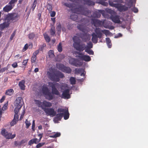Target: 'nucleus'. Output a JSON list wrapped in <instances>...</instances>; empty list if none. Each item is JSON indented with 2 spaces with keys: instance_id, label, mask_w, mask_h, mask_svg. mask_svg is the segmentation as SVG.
Returning a JSON list of instances; mask_svg holds the SVG:
<instances>
[{
  "instance_id": "f257e3e1",
  "label": "nucleus",
  "mask_w": 148,
  "mask_h": 148,
  "mask_svg": "<svg viewBox=\"0 0 148 148\" xmlns=\"http://www.w3.org/2000/svg\"><path fill=\"white\" fill-rule=\"evenodd\" d=\"M75 12L77 14H81L89 17L94 18H99L101 15L100 14L96 12L92 11L89 12L88 9L82 7L76 8Z\"/></svg>"
},
{
  "instance_id": "f03ea898",
  "label": "nucleus",
  "mask_w": 148,
  "mask_h": 148,
  "mask_svg": "<svg viewBox=\"0 0 148 148\" xmlns=\"http://www.w3.org/2000/svg\"><path fill=\"white\" fill-rule=\"evenodd\" d=\"M74 43L73 45L74 47L79 51H83L85 48V44H80V40L79 38L77 36H74L73 38Z\"/></svg>"
},
{
  "instance_id": "7ed1b4c3",
  "label": "nucleus",
  "mask_w": 148,
  "mask_h": 148,
  "mask_svg": "<svg viewBox=\"0 0 148 148\" xmlns=\"http://www.w3.org/2000/svg\"><path fill=\"white\" fill-rule=\"evenodd\" d=\"M47 74L50 79L56 82H59V78H63L64 77L63 74L60 72H57L56 73L48 72Z\"/></svg>"
},
{
  "instance_id": "20e7f679",
  "label": "nucleus",
  "mask_w": 148,
  "mask_h": 148,
  "mask_svg": "<svg viewBox=\"0 0 148 148\" xmlns=\"http://www.w3.org/2000/svg\"><path fill=\"white\" fill-rule=\"evenodd\" d=\"M14 105L15 107L14 112L18 113L22 106V98L21 97H18L14 102Z\"/></svg>"
},
{
  "instance_id": "39448f33",
  "label": "nucleus",
  "mask_w": 148,
  "mask_h": 148,
  "mask_svg": "<svg viewBox=\"0 0 148 148\" xmlns=\"http://www.w3.org/2000/svg\"><path fill=\"white\" fill-rule=\"evenodd\" d=\"M19 17V15L17 13L13 12L9 14L6 16L5 21L9 22L10 21H15L17 20Z\"/></svg>"
},
{
  "instance_id": "423d86ee",
  "label": "nucleus",
  "mask_w": 148,
  "mask_h": 148,
  "mask_svg": "<svg viewBox=\"0 0 148 148\" xmlns=\"http://www.w3.org/2000/svg\"><path fill=\"white\" fill-rule=\"evenodd\" d=\"M49 85L52 88V91L53 94L57 95H59L60 93L58 91L56 88H59L60 84L58 83L55 82H49Z\"/></svg>"
},
{
  "instance_id": "0eeeda50",
  "label": "nucleus",
  "mask_w": 148,
  "mask_h": 148,
  "mask_svg": "<svg viewBox=\"0 0 148 148\" xmlns=\"http://www.w3.org/2000/svg\"><path fill=\"white\" fill-rule=\"evenodd\" d=\"M42 109L44 110L47 115L54 116L56 115V112L54 111V109L53 108H42Z\"/></svg>"
},
{
  "instance_id": "6e6552de",
  "label": "nucleus",
  "mask_w": 148,
  "mask_h": 148,
  "mask_svg": "<svg viewBox=\"0 0 148 148\" xmlns=\"http://www.w3.org/2000/svg\"><path fill=\"white\" fill-rule=\"evenodd\" d=\"M58 112L62 113L63 116H64V119L65 120L68 119L69 117V114L68 109L66 108H60L58 110Z\"/></svg>"
},
{
  "instance_id": "1a4fd4ad",
  "label": "nucleus",
  "mask_w": 148,
  "mask_h": 148,
  "mask_svg": "<svg viewBox=\"0 0 148 148\" xmlns=\"http://www.w3.org/2000/svg\"><path fill=\"white\" fill-rule=\"evenodd\" d=\"M1 134L7 139H12L15 136V134L12 135V134L6 132L5 129L2 130L1 132Z\"/></svg>"
},
{
  "instance_id": "9d476101",
  "label": "nucleus",
  "mask_w": 148,
  "mask_h": 148,
  "mask_svg": "<svg viewBox=\"0 0 148 148\" xmlns=\"http://www.w3.org/2000/svg\"><path fill=\"white\" fill-rule=\"evenodd\" d=\"M69 61L70 64L76 66H80L82 64V63L79 62L77 59L73 58L70 59Z\"/></svg>"
},
{
  "instance_id": "9b49d317",
  "label": "nucleus",
  "mask_w": 148,
  "mask_h": 148,
  "mask_svg": "<svg viewBox=\"0 0 148 148\" xmlns=\"http://www.w3.org/2000/svg\"><path fill=\"white\" fill-rule=\"evenodd\" d=\"M120 0H114L113 2L109 1V4L112 6L115 7L120 11Z\"/></svg>"
},
{
  "instance_id": "f8f14e48",
  "label": "nucleus",
  "mask_w": 148,
  "mask_h": 148,
  "mask_svg": "<svg viewBox=\"0 0 148 148\" xmlns=\"http://www.w3.org/2000/svg\"><path fill=\"white\" fill-rule=\"evenodd\" d=\"M92 23L94 26L97 27L101 25V22L99 20L96 19H92Z\"/></svg>"
},
{
  "instance_id": "ddd939ff",
  "label": "nucleus",
  "mask_w": 148,
  "mask_h": 148,
  "mask_svg": "<svg viewBox=\"0 0 148 148\" xmlns=\"http://www.w3.org/2000/svg\"><path fill=\"white\" fill-rule=\"evenodd\" d=\"M69 90H64L62 93V97L64 99H68L70 98Z\"/></svg>"
},
{
  "instance_id": "4468645a",
  "label": "nucleus",
  "mask_w": 148,
  "mask_h": 148,
  "mask_svg": "<svg viewBox=\"0 0 148 148\" xmlns=\"http://www.w3.org/2000/svg\"><path fill=\"white\" fill-rule=\"evenodd\" d=\"M81 3L84 4H86L88 5H95V3L90 0H80Z\"/></svg>"
},
{
  "instance_id": "2eb2a0df",
  "label": "nucleus",
  "mask_w": 148,
  "mask_h": 148,
  "mask_svg": "<svg viewBox=\"0 0 148 148\" xmlns=\"http://www.w3.org/2000/svg\"><path fill=\"white\" fill-rule=\"evenodd\" d=\"M15 114L14 115V118L13 120L10 123V125L11 126L14 125L16 124L18 120V113L14 112Z\"/></svg>"
},
{
  "instance_id": "dca6fc26",
  "label": "nucleus",
  "mask_w": 148,
  "mask_h": 148,
  "mask_svg": "<svg viewBox=\"0 0 148 148\" xmlns=\"http://www.w3.org/2000/svg\"><path fill=\"white\" fill-rule=\"evenodd\" d=\"M62 116L63 114L62 112L57 114L56 115V116L54 118V121L56 122H57L58 121L61 120Z\"/></svg>"
},
{
  "instance_id": "f3484780",
  "label": "nucleus",
  "mask_w": 148,
  "mask_h": 148,
  "mask_svg": "<svg viewBox=\"0 0 148 148\" xmlns=\"http://www.w3.org/2000/svg\"><path fill=\"white\" fill-rule=\"evenodd\" d=\"M95 31L98 38H101L102 35V30H101L99 28H96Z\"/></svg>"
},
{
  "instance_id": "a211bd4d",
  "label": "nucleus",
  "mask_w": 148,
  "mask_h": 148,
  "mask_svg": "<svg viewBox=\"0 0 148 148\" xmlns=\"http://www.w3.org/2000/svg\"><path fill=\"white\" fill-rule=\"evenodd\" d=\"M13 6L11 4H10L9 5H6L3 8V10L5 12H8L12 8Z\"/></svg>"
},
{
  "instance_id": "6ab92c4d",
  "label": "nucleus",
  "mask_w": 148,
  "mask_h": 148,
  "mask_svg": "<svg viewBox=\"0 0 148 148\" xmlns=\"http://www.w3.org/2000/svg\"><path fill=\"white\" fill-rule=\"evenodd\" d=\"M8 103H6L3 106L2 109L1 110V106H0V121L1 120L2 113L4 112V111L6 109L7 106H8Z\"/></svg>"
},
{
  "instance_id": "aec40b11",
  "label": "nucleus",
  "mask_w": 148,
  "mask_h": 148,
  "mask_svg": "<svg viewBox=\"0 0 148 148\" xmlns=\"http://www.w3.org/2000/svg\"><path fill=\"white\" fill-rule=\"evenodd\" d=\"M119 17L118 16H112L111 18L113 22L115 23H118L120 21Z\"/></svg>"
},
{
  "instance_id": "412c9836",
  "label": "nucleus",
  "mask_w": 148,
  "mask_h": 148,
  "mask_svg": "<svg viewBox=\"0 0 148 148\" xmlns=\"http://www.w3.org/2000/svg\"><path fill=\"white\" fill-rule=\"evenodd\" d=\"M92 36V42L95 43H97V42L98 38L97 35L95 33H93Z\"/></svg>"
},
{
  "instance_id": "4be33fe9",
  "label": "nucleus",
  "mask_w": 148,
  "mask_h": 148,
  "mask_svg": "<svg viewBox=\"0 0 148 148\" xmlns=\"http://www.w3.org/2000/svg\"><path fill=\"white\" fill-rule=\"evenodd\" d=\"M80 58L82 60L87 62L91 60L90 57L89 56L87 55L81 56H80Z\"/></svg>"
},
{
  "instance_id": "5701e85b",
  "label": "nucleus",
  "mask_w": 148,
  "mask_h": 148,
  "mask_svg": "<svg viewBox=\"0 0 148 148\" xmlns=\"http://www.w3.org/2000/svg\"><path fill=\"white\" fill-rule=\"evenodd\" d=\"M39 142V140H38V139L35 138H33L29 140L28 142V144L31 145L34 143L37 144Z\"/></svg>"
},
{
  "instance_id": "b1692460",
  "label": "nucleus",
  "mask_w": 148,
  "mask_h": 148,
  "mask_svg": "<svg viewBox=\"0 0 148 148\" xmlns=\"http://www.w3.org/2000/svg\"><path fill=\"white\" fill-rule=\"evenodd\" d=\"M9 23L8 21H5L3 23L1 24L0 25V27L1 29L7 27L9 25Z\"/></svg>"
},
{
  "instance_id": "393cba45",
  "label": "nucleus",
  "mask_w": 148,
  "mask_h": 148,
  "mask_svg": "<svg viewBox=\"0 0 148 148\" xmlns=\"http://www.w3.org/2000/svg\"><path fill=\"white\" fill-rule=\"evenodd\" d=\"M52 103L48 102L46 101H44L42 102V107L43 106L45 107H50L52 106Z\"/></svg>"
},
{
  "instance_id": "a878e982",
  "label": "nucleus",
  "mask_w": 148,
  "mask_h": 148,
  "mask_svg": "<svg viewBox=\"0 0 148 148\" xmlns=\"http://www.w3.org/2000/svg\"><path fill=\"white\" fill-rule=\"evenodd\" d=\"M70 18L72 20L76 21H77L79 19V18L78 16L77 15L75 14H71L70 16Z\"/></svg>"
},
{
  "instance_id": "bb28decb",
  "label": "nucleus",
  "mask_w": 148,
  "mask_h": 148,
  "mask_svg": "<svg viewBox=\"0 0 148 148\" xmlns=\"http://www.w3.org/2000/svg\"><path fill=\"white\" fill-rule=\"evenodd\" d=\"M25 83V81L24 80H22L19 83V86L20 87L21 89L22 90H24L25 89V86L24 84Z\"/></svg>"
},
{
  "instance_id": "cd10ccee",
  "label": "nucleus",
  "mask_w": 148,
  "mask_h": 148,
  "mask_svg": "<svg viewBox=\"0 0 148 148\" xmlns=\"http://www.w3.org/2000/svg\"><path fill=\"white\" fill-rule=\"evenodd\" d=\"M82 38L84 41L86 42L90 39V36L88 34H85L83 36Z\"/></svg>"
},
{
  "instance_id": "c85d7f7f",
  "label": "nucleus",
  "mask_w": 148,
  "mask_h": 148,
  "mask_svg": "<svg viewBox=\"0 0 148 148\" xmlns=\"http://www.w3.org/2000/svg\"><path fill=\"white\" fill-rule=\"evenodd\" d=\"M46 98L47 99H48L49 100H51L53 98V96L51 93L49 92L46 95Z\"/></svg>"
},
{
  "instance_id": "c756f323",
  "label": "nucleus",
  "mask_w": 148,
  "mask_h": 148,
  "mask_svg": "<svg viewBox=\"0 0 148 148\" xmlns=\"http://www.w3.org/2000/svg\"><path fill=\"white\" fill-rule=\"evenodd\" d=\"M127 5L129 7V8H131L133 6V3L132 0H128L127 1Z\"/></svg>"
},
{
  "instance_id": "7c9ffc66",
  "label": "nucleus",
  "mask_w": 148,
  "mask_h": 148,
  "mask_svg": "<svg viewBox=\"0 0 148 148\" xmlns=\"http://www.w3.org/2000/svg\"><path fill=\"white\" fill-rule=\"evenodd\" d=\"M61 88L62 90H69L68 89L67 85L66 84H63L61 85H60L59 88Z\"/></svg>"
},
{
  "instance_id": "2f4dec72",
  "label": "nucleus",
  "mask_w": 148,
  "mask_h": 148,
  "mask_svg": "<svg viewBox=\"0 0 148 148\" xmlns=\"http://www.w3.org/2000/svg\"><path fill=\"white\" fill-rule=\"evenodd\" d=\"M35 101L36 103L38 105V107L42 108H42H44L42 107V103L38 100H35Z\"/></svg>"
},
{
  "instance_id": "473e14b6",
  "label": "nucleus",
  "mask_w": 148,
  "mask_h": 148,
  "mask_svg": "<svg viewBox=\"0 0 148 148\" xmlns=\"http://www.w3.org/2000/svg\"><path fill=\"white\" fill-rule=\"evenodd\" d=\"M13 90L12 89H10L7 90L5 92V94L9 95H11L13 94Z\"/></svg>"
},
{
  "instance_id": "72a5a7b5",
  "label": "nucleus",
  "mask_w": 148,
  "mask_h": 148,
  "mask_svg": "<svg viewBox=\"0 0 148 148\" xmlns=\"http://www.w3.org/2000/svg\"><path fill=\"white\" fill-rule=\"evenodd\" d=\"M128 9V7L125 5H122L121 4V12L127 11Z\"/></svg>"
},
{
  "instance_id": "f704fd0d",
  "label": "nucleus",
  "mask_w": 148,
  "mask_h": 148,
  "mask_svg": "<svg viewBox=\"0 0 148 148\" xmlns=\"http://www.w3.org/2000/svg\"><path fill=\"white\" fill-rule=\"evenodd\" d=\"M85 51L90 55H93L94 54L93 51L89 48H86Z\"/></svg>"
},
{
  "instance_id": "c9c22d12",
  "label": "nucleus",
  "mask_w": 148,
  "mask_h": 148,
  "mask_svg": "<svg viewBox=\"0 0 148 148\" xmlns=\"http://www.w3.org/2000/svg\"><path fill=\"white\" fill-rule=\"evenodd\" d=\"M106 43L108 45L109 48H110L111 46V40L109 38H106Z\"/></svg>"
},
{
  "instance_id": "e433bc0d",
  "label": "nucleus",
  "mask_w": 148,
  "mask_h": 148,
  "mask_svg": "<svg viewBox=\"0 0 148 148\" xmlns=\"http://www.w3.org/2000/svg\"><path fill=\"white\" fill-rule=\"evenodd\" d=\"M44 36L46 41L48 42H49L50 39L49 36L45 33L44 34Z\"/></svg>"
},
{
  "instance_id": "4c0bfd02",
  "label": "nucleus",
  "mask_w": 148,
  "mask_h": 148,
  "mask_svg": "<svg viewBox=\"0 0 148 148\" xmlns=\"http://www.w3.org/2000/svg\"><path fill=\"white\" fill-rule=\"evenodd\" d=\"M50 34L52 36H54L55 34V27H51L50 30Z\"/></svg>"
},
{
  "instance_id": "58836bf2",
  "label": "nucleus",
  "mask_w": 148,
  "mask_h": 148,
  "mask_svg": "<svg viewBox=\"0 0 148 148\" xmlns=\"http://www.w3.org/2000/svg\"><path fill=\"white\" fill-rule=\"evenodd\" d=\"M46 6L47 9L49 11V12L52 10V7L51 5L49 3H48Z\"/></svg>"
},
{
  "instance_id": "ea45409f",
  "label": "nucleus",
  "mask_w": 148,
  "mask_h": 148,
  "mask_svg": "<svg viewBox=\"0 0 148 148\" xmlns=\"http://www.w3.org/2000/svg\"><path fill=\"white\" fill-rule=\"evenodd\" d=\"M57 27H56V29L58 32L60 33L61 30V25L60 23H58L57 24Z\"/></svg>"
},
{
  "instance_id": "a19ab883",
  "label": "nucleus",
  "mask_w": 148,
  "mask_h": 148,
  "mask_svg": "<svg viewBox=\"0 0 148 148\" xmlns=\"http://www.w3.org/2000/svg\"><path fill=\"white\" fill-rule=\"evenodd\" d=\"M60 133L59 132H56L54 135L51 136H50L51 138H56L60 136Z\"/></svg>"
},
{
  "instance_id": "79ce46f5",
  "label": "nucleus",
  "mask_w": 148,
  "mask_h": 148,
  "mask_svg": "<svg viewBox=\"0 0 148 148\" xmlns=\"http://www.w3.org/2000/svg\"><path fill=\"white\" fill-rule=\"evenodd\" d=\"M62 43L60 42L58 46V50L59 52H61L62 51Z\"/></svg>"
},
{
  "instance_id": "37998d69",
  "label": "nucleus",
  "mask_w": 148,
  "mask_h": 148,
  "mask_svg": "<svg viewBox=\"0 0 148 148\" xmlns=\"http://www.w3.org/2000/svg\"><path fill=\"white\" fill-rule=\"evenodd\" d=\"M92 46L93 44L91 42H89L87 43V45L86 47L85 46V47L84 49H86V48H89L90 49L92 48Z\"/></svg>"
},
{
  "instance_id": "c03bdc74",
  "label": "nucleus",
  "mask_w": 148,
  "mask_h": 148,
  "mask_svg": "<svg viewBox=\"0 0 148 148\" xmlns=\"http://www.w3.org/2000/svg\"><path fill=\"white\" fill-rule=\"evenodd\" d=\"M70 81L72 84H74L75 83V80L74 77H71L70 79Z\"/></svg>"
},
{
  "instance_id": "a18cd8bd",
  "label": "nucleus",
  "mask_w": 148,
  "mask_h": 148,
  "mask_svg": "<svg viewBox=\"0 0 148 148\" xmlns=\"http://www.w3.org/2000/svg\"><path fill=\"white\" fill-rule=\"evenodd\" d=\"M49 56L50 58H53L54 57V55L53 51L51 50H50L48 52Z\"/></svg>"
},
{
  "instance_id": "49530a36",
  "label": "nucleus",
  "mask_w": 148,
  "mask_h": 148,
  "mask_svg": "<svg viewBox=\"0 0 148 148\" xmlns=\"http://www.w3.org/2000/svg\"><path fill=\"white\" fill-rule=\"evenodd\" d=\"M37 3V1H36V0H35L33 3V5L32 6V7L31 8L32 9V10L33 11H34V10L36 6V5Z\"/></svg>"
},
{
  "instance_id": "de8ad7c7",
  "label": "nucleus",
  "mask_w": 148,
  "mask_h": 148,
  "mask_svg": "<svg viewBox=\"0 0 148 148\" xmlns=\"http://www.w3.org/2000/svg\"><path fill=\"white\" fill-rule=\"evenodd\" d=\"M42 90L43 92V93L45 95H46V94H47L49 92V91L48 89L47 88H44L42 89Z\"/></svg>"
},
{
  "instance_id": "09e8293b",
  "label": "nucleus",
  "mask_w": 148,
  "mask_h": 148,
  "mask_svg": "<svg viewBox=\"0 0 148 148\" xmlns=\"http://www.w3.org/2000/svg\"><path fill=\"white\" fill-rule=\"evenodd\" d=\"M45 144V143H39L36 146V148H39Z\"/></svg>"
},
{
  "instance_id": "8fccbe9b",
  "label": "nucleus",
  "mask_w": 148,
  "mask_h": 148,
  "mask_svg": "<svg viewBox=\"0 0 148 148\" xmlns=\"http://www.w3.org/2000/svg\"><path fill=\"white\" fill-rule=\"evenodd\" d=\"M25 123L26 125V128H28L29 126L31 125V123L27 121V119H26Z\"/></svg>"
},
{
  "instance_id": "3c124183",
  "label": "nucleus",
  "mask_w": 148,
  "mask_h": 148,
  "mask_svg": "<svg viewBox=\"0 0 148 148\" xmlns=\"http://www.w3.org/2000/svg\"><path fill=\"white\" fill-rule=\"evenodd\" d=\"M107 12L109 13L111 15L114 14L115 13L114 12V11L110 9H108V10H107Z\"/></svg>"
},
{
  "instance_id": "603ef678",
  "label": "nucleus",
  "mask_w": 148,
  "mask_h": 148,
  "mask_svg": "<svg viewBox=\"0 0 148 148\" xmlns=\"http://www.w3.org/2000/svg\"><path fill=\"white\" fill-rule=\"evenodd\" d=\"M76 72L78 73H80L82 72H83L84 70L83 69L79 68L76 70Z\"/></svg>"
},
{
  "instance_id": "864d4df0",
  "label": "nucleus",
  "mask_w": 148,
  "mask_h": 148,
  "mask_svg": "<svg viewBox=\"0 0 148 148\" xmlns=\"http://www.w3.org/2000/svg\"><path fill=\"white\" fill-rule=\"evenodd\" d=\"M17 0H11L9 3V4H11L14 6V3L16 2Z\"/></svg>"
},
{
  "instance_id": "5fc2aeb1",
  "label": "nucleus",
  "mask_w": 148,
  "mask_h": 148,
  "mask_svg": "<svg viewBox=\"0 0 148 148\" xmlns=\"http://www.w3.org/2000/svg\"><path fill=\"white\" fill-rule=\"evenodd\" d=\"M102 32L103 33L106 35H108L109 33V31L105 29L104 30H102Z\"/></svg>"
},
{
  "instance_id": "6e6d98bb",
  "label": "nucleus",
  "mask_w": 148,
  "mask_h": 148,
  "mask_svg": "<svg viewBox=\"0 0 148 148\" xmlns=\"http://www.w3.org/2000/svg\"><path fill=\"white\" fill-rule=\"evenodd\" d=\"M46 46V45L45 43H44L42 45H40L39 48V50L40 51H42L44 47H45Z\"/></svg>"
},
{
  "instance_id": "4d7b16f0",
  "label": "nucleus",
  "mask_w": 148,
  "mask_h": 148,
  "mask_svg": "<svg viewBox=\"0 0 148 148\" xmlns=\"http://www.w3.org/2000/svg\"><path fill=\"white\" fill-rule=\"evenodd\" d=\"M50 13V16L52 17H54L56 14V12L54 11H51L49 12Z\"/></svg>"
},
{
  "instance_id": "13d9d810",
  "label": "nucleus",
  "mask_w": 148,
  "mask_h": 148,
  "mask_svg": "<svg viewBox=\"0 0 148 148\" xmlns=\"http://www.w3.org/2000/svg\"><path fill=\"white\" fill-rule=\"evenodd\" d=\"M35 36L34 34L33 33L30 34L29 36V38L30 39H33L34 37Z\"/></svg>"
},
{
  "instance_id": "bf43d9fd",
  "label": "nucleus",
  "mask_w": 148,
  "mask_h": 148,
  "mask_svg": "<svg viewBox=\"0 0 148 148\" xmlns=\"http://www.w3.org/2000/svg\"><path fill=\"white\" fill-rule=\"evenodd\" d=\"M14 145L15 146L21 145V143L20 141H15L14 142Z\"/></svg>"
},
{
  "instance_id": "052dcab7",
  "label": "nucleus",
  "mask_w": 148,
  "mask_h": 148,
  "mask_svg": "<svg viewBox=\"0 0 148 148\" xmlns=\"http://www.w3.org/2000/svg\"><path fill=\"white\" fill-rule=\"evenodd\" d=\"M36 59V56H33L32 57V62L34 63L35 62Z\"/></svg>"
},
{
  "instance_id": "680f3d73",
  "label": "nucleus",
  "mask_w": 148,
  "mask_h": 148,
  "mask_svg": "<svg viewBox=\"0 0 148 148\" xmlns=\"http://www.w3.org/2000/svg\"><path fill=\"white\" fill-rule=\"evenodd\" d=\"M28 47V44H27L25 45V46L23 48V51L24 52L25 50H26L27 49Z\"/></svg>"
},
{
  "instance_id": "e2e57ef3",
  "label": "nucleus",
  "mask_w": 148,
  "mask_h": 148,
  "mask_svg": "<svg viewBox=\"0 0 148 148\" xmlns=\"http://www.w3.org/2000/svg\"><path fill=\"white\" fill-rule=\"evenodd\" d=\"M132 10L134 13H137L138 11V9L134 7L132 9Z\"/></svg>"
},
{
  "instance_id": "0e129e2a",
  "label": "nucleus",
  "mask_w": 148,
  "mask_h": 148,
  "mask_svg": "<svg viewBox=\"0 0 148 148\" xmlns=\"http://www.w3.org/2000/svg\"><path fill=\"white\" fill-rule=\"evenodd\" d=\"M64 5L66 6L69 8H71L72 7V5L71 4L67 3H64Z\"/></svg>"
},
{
  "instance_id": "69168bd1",
  "label": "nucleus",
  "mask_w": 148,
  "mask_h": 148,
  "mask_svg": "<svg viewBox=\"0 0 148 148\" xmlns=\"http://www.w3.org/2000/svg\"><path fill=\"white\" fill-rule=\"evenodd\" d=\"M35 127V120H33V123H32V129L34 131V128Z\"/></svg>"
},
{
  "instance_id": "338daca9",
  "label": "nucleus",
  "mask_w": 148,
  "mask_h": 148,
  "mask_svg": "<svg viewBox=\"0 0 148 148\" xmlns=\"http://www.w3.org/2000/svg\"><path fill=\"white\" fill-rule=\"evenodd\" d=\"M25 110H24L23 112L22 113V114H21V115L20 116V120H21L23 118L24 115L25 114Z\"/></svg>"
},
{
  "instance_id": "774afa93",
  "label": "nucleus",
  "mask_w": 148,
  "mask_h": 148,
  "mask_svg": "<svg viewBox=\"0 0 148 148\" xmlns=\"http://www.w3.org/2000/svg\"><path fill=\"white\" fill-rule=\"evenodd\" d=\"M8 69V68L6 67H5L3 68H2L0 70V72H3L5 70H7Z\"/></svg>"
}]
</instances>
